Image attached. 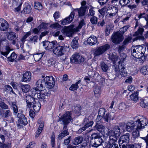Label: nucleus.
Here are the masks:
<instances>
[{"instance_id":"1","label":"nucleus","mask_w":148,"mask_h":148,"mask_svg":"<svg viewBox=\"0 0 148 148\" xmlns=\"http://www.w3.org/2000/svg\"><path fill=\"white\" fill-rule=\"evenodd\" d=\"M72 119L70 112H66L59 118V121L63 125V130L60 131L58 136V138L60 140L69 135L67 126Z\"/></svg>"},{"instance_id":"2","label":"nucleus","mask_w":148,"mask_h":148,"mask_svg":"<svg viewBox=\"0 0 148 148\" xmlns=\"http://www.w3.org/2000/svg\"><path fill=\"white\" fill-rule=\"evenodd\" d=\"M145 51V45L133 46L132 47L131 54L134 57L138 58L140 63H143L146 58Z\"/></svg>"},{"instance_id":"3","label":"nucleus","mask_w":148,"mask_h":148,"mask_svg":"<svg viewBox=\"0 0 148 148\" xmlns=\"http://www.w3.org/2000/svg\"><path fill=\"white\" fill-rule=\"evenodd\" d=\"M48 87H47L44 90L41 89L38 92H36V90L35 89H32L31 95L34 97L35 98H38L40 101H42L43 103H45V99L47 96L50 94V91Z\"/></svg>"},{"instance_id":"4","label":"nucleus","mask_w":148,"mask_h":148,"mask_svg":"<svg viewBox=\"0 0 148 148\" xmlns=\"http://www.w3.org/2000/svg\"><path fill=\"white\" fill-rule=\"evenodd\" d=\"M121 128L123 129V127L121 126H116L112 130H110L108 132L109 136V140L113 142H116L117 138L120 136L121 133Z\"/></svg>"},{"instance_id":"5","label":"nucleus","mask_w":148,"mask_h":148,"mask_svg":"<svg viewBox=\"0 0 148 148\" xmlns=\"http://www.w3.org/2000/svg\"><path fill=\"white\" fill-rule=\"evenodd\" d=\"M69 45H64V46L58 45L54 48L53 50V53L58 56H62L65 52L69 50Z\"/></svg>"},{"instance_id":"6","label":"nucleus","mask_w":148,"mask_h":148,"mask_svg":"<svg viewBox=\"0 0 148 148\" xmlns=\"http://www.w3.org/2000/svg\"><path fill=\"white\" fill-rule=\"evenodd\" d=\"M138 26L139 27L138 30L133 34V36L136 37L135 38L133 39V41L138 40H144L145 39L144 36H143V32H144V29L143 28L140 27L138 21L136 22L135 28H136Z\"/></svg>"},{"instance_id":"7","label":"nucleus","mask_w":148,"mask_h":148,"mask_svg":"<svg viewBox=\"0 0 148 148\" xmlns=\"http://www.w3.org/2000/svg\"><path fill=\"white\" fill-rule=\"evenodd\" d=\"M110 48V46L108 44H106L98 47L94 50V56L96 57L102 55L109 49Z\"/></svg>"},{"instance_id":"8","label":"nucleus","mask_w":148,"mask_h":148,"mask_svg":"<svg viewBox=\"0 0 148 148\" xmlns=\"http://www.w3.org/2000/svg\"><path fill=\"white\" fill-rule=\"evenodd\" d=\"M130 135L129 133H127L121 136L119 140L120 148H124L127 145V144L129 141Z\"/></svg>"},{"instance_id":"9","label":"nucleus","mask_w":148,"mask_h":148,"mask_svg":"<svg viewBox=\"0 0 148 148\" xmlns=\"http://www.w3.org/2000/svg\"><path fill=\"white\" fill-rule=\"evenodd\" d=\"M138 129L142 130L148 123L147 119L143 116H140L137 120L135 121Z\"/></svg>"},{"instance_id":"10","label":"nucleus","mask_w":148,"mask_h":148,"mask_svg":"<svg viewBox=\"0 0 148 148\" xmlns=\"http://www.w3.org/2000/svg\"><path fill=\"white\" fill-rule=\"evenodd\" d=\"M54 78L52 76H47L43 80L45 85L49 88H51L55 85Z\"/></svg>"},{"instance_id":"11","label":"nucleus","mask_w":148,"mask_h":148,"mask_svg":"<svg viewBox=\"0 0 148 148\" xmlns=\"http://www.w3.org/2000/svg\"><path fill=\"white\" fill-rule=\"evenodd\" d=\"M112 41L114 43L119 44L123 39V35L118 32L112 34L111 37Z\"/></svg>"},{"instance_id":"12","label":"nucleus","mask_w":148,"mask_h":148,"mask_svg":"<svg viewBox=\"0 0 148 148\" xmlns=\"http://www.w3.org/2000/svg\"><path fill=\"white\" fill-rule=\"evenodd\" d=\"M84 60V58L79 53H75L73 54L70 58L71 62L76 63H80L83 62Z\"/></svg>"},{"instance_id":"13","label":"nucleus","mask_w":148,"mask_h":148,"mask_svg":"<svg viewBox=\"0 0 148 148\" xmlns=\"http://www.w3.org/2000/svg\"><path fill=\"white\" fill-rule=\"evenodd\" d=\"M17 116L19 118L17 124L18 127L25 125L27 124L28 122L27 119L23 114L21 113H18Z\"/></svg>"},{"instance_id":"14","label":"nucleus","mask_w":148,"mask_h":148,"mask_svg":"<svg viewBox=\"0 0 148 148\" xmlns=\"http://www.w3.org/2000/svg\"><path fill=\"white\" fill-rule=\"evenodd\" d=\"M73 25L68 27L64 26L61 30V32L67 36L71 37L73 32Z\"/></svg>"},{"instance_id":"15","label":"nucleus","mask_w":148,"mask_h":148,"mask_svg":"<svg viewBox=\"0 0 148 148\" xmlns=\"http://www.w3.org/2000/svg\"><path fill=\"white\" fill-rule=\"evenodd\" d=\"M75 13L74 11L71 12L69 16L64 19L60 21V24L63 25H65L69 24L71 22L74 18Z\"/></svg>"},{"instance_id":"16","label":"nucleus","mask_w":148,"mask_h":148,"mask_svg":"<svg viewBox=\"0 0 148 148\" xmlns=\"http://www.w3.org/2000/svg\"><path fill=\"white\" fill-rule=\"evenodd\" d=\"M42 46L46 50H49L52 49L57 45V42L56 41H53L50 42L48 41L42 42Z\"/></svg>"},{"instance_id":"17","label":"nucleus","mask_w":148,"mask_h":148,"mask_svg":"<svg viewBox=\"0 0 148 148\" xmlns=\"http://www.w3.org/2000/svg\"><path fill=\"white\" fill-rule=\"evenodd\" d=\"M7 39L12 42V43L13 45H15L16 43V40H18L17 39V37L16 36L15 33L13 32H7Z\"/></svg>"},{"instance_id":"18","label":"nucleus","mask_w":148,"mask_h":148,"mask_svg":"<svg viewBox=\"0 0 148 148\" xmlns=\"http://www.w3.org/2000/svg\"><path fill=\"white\" fill-rule=\"evenodd\" d=\"M136 124L135 121L132 123L130 122H127L125 126L126 131L128 132H131L135 129H138Z\"/></svg>"},{"instance_id":"19","label":"nucleus","mask_w":148,"mask_h":148,"mask_svg":"<svg viewBox=\"0 0 148 148\" xmlns=\"http://www.w3.org/2000/svg\"><path fill=\"white\" fill-rule=\"evenodd\" d=\"M9 27V24L7 21L3 18L0 19V30L5 31Z\"/></svg>"},{"instance_id":"20","label":"nucleus","mask_w":148,"mask_h":148,"mask_svg":"<svg viewBox=\"0 0 148 148\" xmlns=\"http://www.w3.org/2000/svg\"><path fill=\"white\" fill-rule=\"evenodd\" d=\"M32 78V74L30 71H26L23 75L21 81L22 82H29Z\"/></svg>"},{"instance_id":"21","label":"nucleus","mask_w":148,"mask_h":148,"mask_svg":"<svg viewBox=\"0 0 148 148\" xmlns=\"http://www.w3.org/2000/svg\"><path fill=\"white\" fill-rule=\"evenodd\" d=\"M36 87L32 89H35L36 90V92H38L39 90L42 89L43 88L45 85L44 81L43 80L39 79L36 83Z\"/></svg>"},{"instance_id":"22","label":"nucleus","mask_w":148,"mask_h":148,"mask_svg":"<svg viewBox=\"0 0 148 148\" xmlns=\"http://www.w3.org/2000/svg\"><path fill=\"white\" fill-rule=\"evenodd\" d=\"M76 11H78L79 17L82 18L84 17L83 18H85V17L84 16V15L86 11V8L81 7L80 8L75 9L73 11L75 12Z\"/></svg>"},{"instance_id":"23","label":"nucleus","mask_w":148,"mask_h":148,"mask_svg":"<svg viewBox=\"0 0 148 148\" xmlns=\"http://www.w3.org/2000/svg\"><path fill=\"white\" fill-rule=\"evenodd\" d=\"M12 113L10 110H4L0 109V118H6L10 116Z\"/></svg>"},{"instance_id":"24","label":"nucleus","mask_w":148,"mask_h":148,"mask_svg":"<svg viewBox=\"0 0 148 148\" xmlns=\"http://www.w3.org/2000/svg\"><path fill=\"white\" fill-rule=\"evenodd\" d=\"M32 97L30 95H27L25 99L27 103V106L29 108L32 107V103L34 102L35 99H36L38 98H35L32 95Z\"/></svg>"},{"instance_id":"25","label":"nucleus","mask_w":148,"mask_h":148,"mask_svg":"<svg viewBox=\"0 0 148 148\" xmlns=\"http://www.w3.org/2000/svg\"><path fill=\"white\" fill-rule=\"evenodd\" d=\"M115 142H113L109 141L105 142L104 147L105 148H119L118 145L114 143Z\"/></svg>"},{"instance_id":"26","label":"nucleus","mask_w":148,"mask_h":148,"mask_svg":"<svg viewBox=\"0 0 148 148\" xmlns=\"http://www.w3.org/2000/svg\"><path fill=\"white\" fill-rule=\"evenodd\" d=\"M56 61L52 58H51L47 60H43L42 61V63L46 66L53 67Z\"/></svg>"},{"instance_id":"27","label":"nucleus","mask_w":148,"mask_h":148,"mask_svg":"<svg viewBox=\"0 0 148 148\" xmlns=\"http://www.w3.org/2000/svg\"><path fill=\"white\" fill-rule=\"evenodd\" d=\"M101 137L102 136L94 140V142L92 145V147L97 148L101 145L103 142Z\"/></svg>"},{"instance_id":"28","label":"nucleus","mask_w":148,"mask_h":148,"mask_svg":"<svg viewBox=\"0 0 148 148\" xmlns=\"http://www.w3.org/2000/svg\"><path fill=\"white\" fill-rule=\"evenodd\" d=\"M108 10L110 11V12L108 13V15L110 16H115L118 11L116 8L112 5L109 6Z\"/></svg>"},{"instance_id":"29","label":"nucleus","mask_w":148,"mask_h":148,"mask_svg":"<svg viewBox=\"0 0 148 148\" xmlns=\"http://www.w3.org/2000/svg\"><path fill=\"white\" fill-rule=\"evenodd\" d=\"M97 40L96 36H91L87 39L88 44L92 46L96 44L97 42Z\"/></svg>"},{"instance_id":"30","label":"nucleus","mask_w":148,"mask_h":148,"mask_svg":"<svg viewBox=\"0 0 148 148\" xmlns=\"http://www.w3.org/2000/svg\"><path fill=\"white\" fill-rule=\"evenodd\" d=\"M41 106L40 103L37 101H34L32 105L34 111L36 112H38L39 111Z\"/></svg>"},{"instance_id":"31","label":"nucleus","mask_w":148,"mask_h":148,"mask_svg":"<svg viewBox=\"0 0 148 148\" xmlns=\"http://www.w3.org/2000/svg\"><path fill=\"white\" fill-rule=\"evenodd\" d=\"M84 123H85V125L82 128L83 130H85L91 126L93 124L94 122L92 121H89L88 119L87 118H85L84 119Z\"/></svg>"},{"instance_id":"32","label":"nucleus","mask_w":148,"mask_h":148,"mask_svg":"<svg viewBox=\"0 0 148 148\" xmlns=\"http://www.w3.org/2000/svg\"><path fill=\"white\" fill-rule=\"evenodd\" d=\"M83 140V137L82 136H79L75 138L72 141V144L74 145H77L82 142Z\"/></svg>"},{"instance_id":"33","label":"nucleus","mask_w":148,"mask_h":148,"mask_svg":"<svg viewBox=\"0 0 148 148\" xmlns=\"http://www.w3.org/2000/svg\"><path fill=\"white\" fill-rule=\"evenodd\" d=\"M94 129L97 130L100 133H102L104 130L105 127L103 125L96 123L93 127Z\"/></svg>"},{"instance_id":"34","label":"nucleus","mask_w":148,"mask_h":148,"mask_svg":"<svg viewBox=\"0 0 148 148\" xmlns=\"http://www.w3.org/2000/svg\"><path fill=\"white\" fill-rule=\"evenodd\" d=\"M32 8L30 5L28 3H25L23 11L25 14H29L31 11Z\"/></svg>"},{"instance_id":"35","label":"nucleus","mask_w":148,"mask_h":148,"mask_svg":"<svg viewBox=\"0 0 148 148\" xmlns=\"http://www.w3.org/2000/svg\"><path fill=\"white\" fill-rule=\"evenodd\" d=\"M120 70L119 74H120L122 76L125 77L126 76V71L125 70V68L124 66L120 65Z\"/></svg>"},{"instance_id":"36","label":"nucleus","mask_w":148,"mask_h":148,"mask_svg":"<svg viewBox=\"0 0 148 148\" xmlns=\"http://www.w3.org/2000/svg\"><path fill=\"white\" fill-rule=\"evenodd\" d=\"M138 92L136 91L132 94L130 96L131 99L135 102H136L138 100Z\"/></svg>"},{"instance_id":"37","label":"nucleus","mask_w":148,"mask_h":148,"mask_svg":"<svg viewBox=\"0 0 148 148\" xmlns=\"http://www.w3.org/2000/svg\"><path fill=\"white\" fill-rule=\"evenodd\" d=\"M78 38L76 37L73 39L71 43V47L73 49H76L77 48L78 46Z\"/></svg>"},{"instance_id":"38","label":"nucleus","mask_w":148,"mask_h":148,"mask_svg":"<svg viewBox=\"0 0 148 148\" xmlns=\"http://www.w3.org/2000/svg\"><path fill=\"white\" fill-rule=\"evenodd\" d=\"M44 55L43 53H37L34 54L33 57L34 59V60L36 61H39L42 58Z\"/></svg>"},{"instance_id":"39","label":"nucleus","mask_w":148,"mask_h":148,"mask_svg":"<svg viewBox=\"0 0 148 148\" xmlns=\"http://www.w3.org/2000/svg\"><path fill=\"white\" fill-rule=\"evenodd\" d=\"M21 88L23 92L27 93L30 89V86L28 84L21 85Z\"/></svg>"},{"instance_id":"40","label":"nucleus","mask_w":148,"mask_h":148,"mask_svg":"<svg viewBox=\"0 0 148 148\" xmlns=\"http://www.w3.org/2000/svg\"><path fill=\"white\" fill-rule=\"evenodd\" d=\"M81 80H79L77 82H76L75 84H72L69 88V90L72 91L77 90L78 88L79 87L78 84H79Z\"/></svg>"},{"instance_id":"41","label":"nucleus","mask_w":148,"mask_h":148,"mask_svg":"<svg viewBox=\"0 0 148 148\" xmlns=\"http://www.w3.org/2000/svg\"><path fill=\"white\" fill-rule=\"evenodd\" d=\"M140 71L144 75H148V66H143L141 68Z\"/></svg>"},{"instance_id":"42","label":"nucleus","mask_w":148,"mask_h":148,"mask_svg":"<svg viewBox=\"0 0 148 148\" xmlns=\"http://www.w3.org/2000/svg\"><path fill=\"white\" fill-rule=\"evenodd\" d=\"M141 130V129H139L137 128L133 130L132 132V136L133 138L135 139L138 137H139V132Z\"/></svg>"},{"instance_id":"43","label":"nucleus","mask_w":148,"mask_h":148,"mask_svg":"<svg viewBox=\"0 0 148 148\" xmlns=\"http://www.w3.org/2000/svg\"><path fill=\"white\" fill-rule=\"evenodd\" d=\"M94 92L95 97H99L101 93V88L98 86H96L94 89Z\"/></svg>"},{"instance_id":"44","label":"nucleus","mask_w":148,"mask_h":148,"mask_svg":"<svg viewBox=\"0 0 148 148\" xmlns=\"http://www.w3.org/2000/svg\"><path fill=\"white\" fill-rule=\"evenodd\" d=\"M119 64L118 66L116 64H114L113 65L112 67L113 69L115 72V74L117 75H119V71L120 70V65H122V64L119 62Z\"/></svg>"},{"instance_id":"45","label":"nucleus","mask_w":148,"mask_h":148,"mask_svg":"<svg viewBox=\"0 0 148 148\" xmlns=\"http://www.w3.org/2000/svg\"><path fill=\"white\" fill-rule=\"evenodd\" d=\"M109 60H111L113 63H114L117 60V56L115 54L113 53L110 54L109 56Z\"/></svg>"},{"instance_id":"46","label":"nucleus","mask_w":148,"mask_h":148,"mask_svg":"<svg viewBox=\"0 0 148 148\" xmlns=\"http://www.w3.org/2000/svg\"><path fill=\"white\" fill-rule=\"evenodd\" d=\"M71 136H69L67 138L64 139L63 142L62 143L63 145L64 146H68L70 143L71 139Z\"/></svg>"},{"instance_id":"47","label":"nucleus","mask_w":148,"mask_h":148,"mask_svg":"<svg viewBox=\"0 0 148 148\" xmlns=\"http://www.w3.org/2000/svg\"><path fill=\"white\" fill-rule=\"evenodd\" d=\"M103 119L107 123L110 122L111 120L110 114L109 113H107L103 116Z\"/></svg>"},{"instance_id":"48","label":"nucleus","mask_w":148,"mask_h":148,"mask_svg":"<svg viewBox=\"0 0 148 148\" xmlns=\"http://www.w3.org/2000/svg\"><path fill=\"white\" fill-rule=\"evenodd\" d=\"M53 67L60 71L62 70L63 69L62 65L61 64L56 62L55 64L54 65Z\"/></svg>"},{"instance_id":"49","label":"nucleus","mask_w":148,"mask_h":148,"mask_svg":"<svg viewBox=\"0 0 148 148\" xmlns=\"http://www.w3.org/2000/svg\"><path fill=\"white\" fill-rule=\"evenodd\" d=\"M100 66L101 69L104 72H106L108 69V65L103 62L101 63Z\"/></svg>"},{"instance_id":"50","label":"nucleus","mask_w":148,"mask_h":148,"mask_svg":"<svg viewBox=\"0 0 148 148\" xmlns=\"http://www.w3.org/2000/svg\"><path fill=\"white\" fill-rule=\"evenodd\" d=\"M101 136L99 133H94L91 134L90 138L92 140H94Z\"/></svg>"},{"instance_id":"51","label":"nucleus","mask_w":148,"mask_h":148,"mask_svg":"<svg viewBox=\"0 0 148 148\" xmlns=\"http://www.w3.org/2000/svg\"><path fill=\"white\" fill-rule=\"evenodd\" d=\"M126 57V55L125 53H121L119 58L120 59V61L119 62L121 63V64H122L125 60Z\"/></svg>"},{"instance_id":"52","label":"nucleus","mask_w":148,"mask_h":148,"mask_svg":"<svg viewBox=\"0 0 148 148\" xmlns=\"http://www.w3.org/2000/svg\"><path fill=\"white\" fill-rule=\"evenodd\" d=\"M81 109V106L79 105H76L74 106V108H72L73 111L76 113L80 112Z\"/></svg>"},{"instance_id":"53","label":"nucleus","mask_w":148,"mask_h":148,"mask_svg":"<svg viewBox=\"0 0 148 148\" xmlns=\"http://www.w3.org/2000/svg\"><path fill=\"white\" fill-rule=\"evenodd\" d=\"M38 37L37 36H35L33 37H31L29 38V39L28 40L29 42L34 43V44L35 43V42H37V40H38Z\"/></svg>"},{"instance_id":"54","label":"nucleus","mask_w":148,"mask_h":148,"mask_svg":"<svg viewBox=\"0 0 148 148\" xmlns=\"http://www.w3.org/2000/svg\"><path fill=\"white\" fill-rule=\"evenodd\" d=\"M17 58V56L16 54L14 52H13L11 55L8 58L9 61L13 62L14 60L16 59Z\"/></svg>"},{"instance_id":"55","label":"nucleus","mask_w":148,"mask_h":148,"mask_svg":"<svg viewBox=\"0 0 148 148\" xmlns=\"http://www.w3.org/2000/svg\"><path fill=\"white\" fill-rule=\"evenodd\" d=\"M34 7L36 9L39 10H41L43 8V6L41 4L38 2L34 3Z\"/></svg>"},{"instance_id":"56","label":"nucleus","mask_w":148,"mask_h":148,"mask_svg":"<svg viewBox=\"0 0 148 148\" xmlns=\"http://www.w3.org/2000/svg\"><path fill=\"white\" fill-rule=\"evenodd\" d=\"M11 107L13 110L14 114H16L18 112V108L17 106L15 103H12Z\"/></svg>"},{"instance_id":"57","label":"nucleus","mask_w":148,"mask_h":148,"mask_svg":"<svg viewBox=\"0 0 148 148\" xmlns=\"http://www.w3.org/2000/svg\"><path fill=\"white\" fill-rule=\"evenodd\" d=\"M0 107L1 109H8V106L6 105L1 99H0Z\"/></svg>"},{"instance_id":"58","label":"nucleus","mask_w":148,"mask_h":148,"mask_svg":"<svg viewBox=\"0 0 148 148\" xmlns=\"http://www.w3.org/2000/svg\"><path fill=\"white\" fill-rule=\"evenodd\" d=\"M97 18L95 16H92L90 18V21L92 25H96L97 23Z\"/></svg>"},{"instance_id":"59","label":"nucleus","mask_w":148,"mask_h":148,"mask_svg":"<svg viewBox=\"0 0 148 148\" xmlns=\"http://www.w3.org/2000/svg\"><path fill=\"white\" fill-rule=\"evenodd\" d=\"M130 2L129 0H120L119 3L121 5L122 7L125 6Z\"/></svg>"},{"instance_id":"60","label":"nucleus","mask_w":148,"mask_h":148,"mask_svg":"<svg viewBox=\"0 0 148 148\" xmlns=\"http://www.w3.org/2000/svg\"><path fill=\"white\" fill-rule=\"evenodd\" d=\"M130 27V26L129 25H127L121 28L119 30L120 32L121 33V34H124Z\"/></svg>"},{"instance_id":"61","label":"nucleus","mask_w":148,"mask_h":148,"mask_svg":"<svg viewBox=\"0 0 148 148\" xmlns=\"http://www.w3.org/2000/svg\"><path fill=\"white\" fill-rule=\"evenodd\" d=\"M48 25V23L42 22L38 27V28L39 30L41 29H46L47 28Z\"/></svg>"},{"instance_id":"62","label":"nucleus","mask_w":148,"mask_h":148,"mask_svg":"<svg viewBox=\"0 0 148 148\" xmlns=\"http://www.w3.org/2000/svg\"><path fill=\"white\" fill-rule=\"evenodd\" d=\"M94 8L93 7H91V8L89 9V13L88 14L87 16H93L95 14V12L93 10Z\"/></svg>"},{"instance_id":"63","label":"nucleus","mask_w":148,"mask_h":148,"mask_svg":"<svg viewBox=\"0 0 148 148\" xmlns=\"http://www.w3.org/2000/svg\"><path fill=\"white\" fill-rule=\"evenodd\" d=\"M5 91L8 92L11 94V93H14L12 88L9 85H6L5 87Z\"/></svg>"},{"instance_id":"64","label":"nucleus","mask_w":148,"mask_h":148,"mask_svg":"<svg viewBox=\"0 0 148 148\" xmlns=\"http://www.w3.org/2000/svg\"><path fill=\"white\" fill-rule=\"evenodd\" d=\"M132 39V37L129 36L125 38L123 42V44L124 45H127L129 43H130Z\"/></svg>"}]
</instances>
